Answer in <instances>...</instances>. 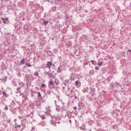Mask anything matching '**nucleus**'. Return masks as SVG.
Segmentation results:
<instances>
[{
    "mask_svg": "<svg viewBox=\"0 0 131 131\" xmlns=\"http://www.w3.org/2000/svg\"><path fill=\"white\" fill-rule=\"evenodd\" d=\"M66 94H67V95H68V96H70V94L68 93V91L67 92H66Z\"/></svg>",
    "mask_w": 131,
    "mask_h": 131,
    "instance_id": "2f4dec72",
    "label": "nucleus"
},
{
    "mask_svg": "<svg viewBox=\"0 0 131 131\" xmlns=\"http://www.w3.org/2000/svg\"><path fill=\"white\" fill-rule=\"evenodd\" d=\"M48 86L50 89H53V88H55V86L54 84V82L53 80H50V81H49Z\"/></svg>",
    "mask_w": 131,
    "mask_h": 131,
    "instance_id": "f257e3e1",
    "label": "nucleus"
},
{
    "mask_svg": "<svg viewBox=\"0 0 131 131\" xmlns=\"http://www.w3.org/2000/svg\"><path fill=\"white\" fill-rule=\"evenodd\" d=\"M42 87L43 88H46V84H42Z\"/></svg>",
    "mask_w": 131,
    "mask_h": 131,
    "instance_id": "c756f323",
    "label": "nucleus"
},
{
    "mask_svg": "<svg viewBox=\"0 0 131 131\" xmlns=\"http://www.w3.org/2000/svg\"><path fill=\"white\" fill-rule=\"evenodd\" d=\"M91 62L93 64H96V61H95V60H91Z\"/></svg>",
    "mask_w": 131,
    "mask_h": 131,
    "instance_id": "b1692460",
    "label": "nucleus"
},
{
    "mask_svg": "<svg viewBox=\"0 0 131 131\" xmlns=\"http://www.w3.org/2000/svg\"><path fill=\"white\" fill-rule=\"evenodd\" d=\"M1 114H2V112H1V110H0V116H1Z\"/></svg>",
    "mask_w": 131,
    "mask_h": 131,
    "instance_id": "a18cd8bd",
    "label": "nucleus"
},
{
    "mask_svg": "<svg viewBox=\"0 0 131 131\" xmlns=\"http://www.w3.org/2000/svg\"><path fill=\"white\" fill-rule=\"evenodd\" d=\"M52 74H50L49 72H48V76L49 77V78H50V77L52 76Z\"/></svg>",
    "mask_w": 131,
    "mask_h": 131,
    "instance_id": "473e14b6",
    "label": "nucleus"
},
{
    "mask_svg": "<svg viewBox=\"0 0 131 131\" xmlns=\"http://www.w3.org/2000/svg\"><path fill=\"white\" fill-rule=\"evenodd\" d=\"M26 65L28 67H32V64H30V63H28V62H27Z\"/></svg>",
    "mask_w": 131,
    "mask_h": 131,
    "instance_id": "bb28decb",
    "label": "nucleus"
},
{
    "mask_svg": "<svg viewBox=\"0 0 131 131\" xmlns=\"http://www.w3.org/2000/svg\"><path fill=\"white\" fill-rule=\"evenodd\" d=\"M56 110L57 111V112H60L61 110V107L60 105H57V104H56Z\"/></svg>",
    "mask_w": 131,
    "mask_h": 131,
    "instance_id": "0eeeda50",
    "label": "nucleus"
},
{
    "mask_svg": "<svg viewBox=\"0 0 131 131\" xmlns=\"http://www.w3.org/2000/svg\"><path fill=\"white\" fill-rule=\"evenodd\" d=\"M52 40H54V38H52Z\"/></svg>",
    "mask_w": 131,
    "mask_h": 131,
    "instance_id": "8fccbe9b",
    "label": "nucleus"
},
{
    "mask_svg": "<svg viewBox=\"0 0 131 131\" xmlns=\"http://www.w3.org/2000/svg\"><path fill=\"white\" fill-rule=\"evenodd\" d=\"M25 62V58H22L20 61V63H21V64H24Z\"/></svg>",
    "mask_w": 131,
    "mask_h": 131,
    "instance_id": "2eb2a0df",
    "label": "nucleus"
},
{
    "mask_svg": "<svg viewBox=\"0 0 131 131\" xmlns=\"http://www.w3.org/2000/svg\"><path fill=\"white\" fill-rule=\"evenodd\" d=\"M64 88H65V87H64V86H63V89H64Z\"/></svg>",
    "mask_w": 131,
    "mask_h": 131,
    "instance_id": "603ef678",
    "label": "nucleus"
},
{
    "mask_svg": "<svg viewBox=\"0 0 131 131\" xmlns=\"http://www.w3.org/2000/svg\"><path fill=\"white\" fill-rule=\"evenodd\" d=\"M77 106H73V110H77Z\"/></svg>",
    "mask_w": 131,
    "mask_h": 131,
    "instance_id": "f704fd0d",
    "label": "nucleus"
},
{
    "mask_svg": "<svg viewBox=\"0 0 131 131\" xmlns=\"http://www.w3.org/2000/svg\"><path fill=\"white\" fill-rule=\"evenodd\" d=\"M76 52H77V50H76L75 51H74V54H76Z\"/></svg>",
    "mask_w": 131,
    "mask_h": 131,
    "instance_id": "79ce46f5",
    "label": "nucleus"
},
{
    "mask_svg": "<svg viewBox=\"0 0 131 131\" xmlns=\"http://www.w3.org/2000/svg\"><path fill=\"white\" fill-rule=\"evenodd\" d=\"M1 19L3 21V23H4L5 24H7V23L6 21V19H5V18H4V17H1Z\"/></svg>",
    "mask_w": 131,
    "mask_h": 131,
    "instance_id": "4be33fe9",
    "label": "nucleus"
},
{
    "mask_svg": "<svg viewBox=\"0 0 131 131\" xmlns=\"http://www.w3.org/2000/svg\"><path fill=\"white\" fill-rule=\"evenodd\" d=\"M69 122H70V123H72V120H71V119H69Z\"/></svg>",
    "mask_w": 131,
    "mask_h": 131,
    "instance_id": "a19ab883",
    "label": "nucleus"
},
{
    "mask_svg": "<svg viewBox=\"0 0 131 131\" xmlns=\"http://www.w3.org/2000/svg\"><path fill=\"white\" fill-rule=\"evenodd\" d=\"M12 83L14 85H17L16 82L15 81H13Z\"/></svg>",
    "mask_w": 131,
    "mask_h": 131,
    "instance_id": "cd10ccee",
    "label": "nucleus"
},
{
    "mask_svg": "<svg viewBox=\"0 0 131 131\" xmlns=\"http://www.w3.org/2000/svg\"><path fill=\"white\" fill-rule=\"evenodd\" d=\"M44 74H45V75H48L49 72H47L46 71H45L44 72Z\"/></svg>",
    "mask_w": 131,
    "mask_h": 131,
    "instance_id": "7c9ffc66",
    "label": "nucleus"
},
{
    "mask_svg": "<svg viewBox=\"0 0 131 131\" xmlns=\"http://www.w3.org/2000/svg\"><path fill=\"white\" fill-rule=\"evenodd\" d=\"M46 109H47V110H48V109H50L49 106H47V107H46Z\"/></svg>",
    "mask_w": 131,
    "mask_h": 131,
    "instance_id": "c03bdc74",
    "label": "nucleus"
},
{
    "mask_svg": "<svg viewBox=\"0 0 131 131\" xmlns=\"http://www.w3.org/2000/svg\"><path fill=\"white\" fill-rule=\"evenodd\" d=\"M56 100H55V105H57L56 103Z\"/></svg>",
    "mask_w": 131,
    "mask_h": 131,
    "instance_id": "09e8293b",
    "label": "nucleus"
},
{
    "mask_svg": "<svg viewBox=\"0 0 131 131\" xmlns=\"http://www.w3.org/2000/svg\"><path fill=\"white\" fill-rule=\"evenodd\" d=\"M89 74H91V75H93L94 74V71L93 70H91L89 71Z\"/></svg>",
    "mask_w": 131,
    "mask_h": 131,
    "instance_id": "412c9836",
    "label": "nucleus"
},
{
    "mask_svg": "<svg viewBox=\"0 0 131 131\" xmlns=\"http://www.w3.org/2000/svg\"><path fill=\"white\" fill-rule=\"evenodd\" d=\"M5 110H8V105H5Z\"/></svg>",
    "mask_w": 131,
    "mask_h": 131,
    "instance_id": "72a5a7b5",
    "label": "nucleus"
},
{
    "mask_svg": "<svg viewBox=\"0 0 131 131\" xmlns=\"http://www.w3.org/2000/svg\"><path fill=\"white\" fill-rule=\"evenodd\" d=\"M95 70H99V67H97V66L95 67Z\"/></svg>",
    "mask_w": 131,
    "mask_h": 131,
    "instance_id": "c9c22d12",
    "label": "nucleus"
},
{
    "mask_svg": "<svg viewBox=\"0 0 131 131\" xmlns=\"http://www.w3.org/2000/svg\"><path fill=\"white\" fill-rule=\"evenodd\" d=\"M3 95L4 96H5V97H8L9 96V94H8L7 93H6L5 91L3 92Z\"/></svg>",
    "mask_w": 131,
    "mask_h": 131,
    "instance_id": "9b49d317",
    "label": "nucleus"
},
{
    "mask_svg": "<svg viewBox=\"0 0 131 131\" xmlns=\"http://www.w3.org/2000/svg\"><path fill=\"white\" fill-rule=\"evenodd\" d=\"M61 111L62 112V114H66V113H67L68 110L67 107H66L65 105L62 106V107L61 108Z\"/></svg>",
    "mask_w": 131,
    "mask_h": 131,
    "instance_id": "f03ea898",
    "label": "nucleus"
},
{
    "mask_svg": "<svg viewBox=\"0 0 131 131\" xmlns=\"http://www.w3.org/2000/svg\"><path fill=\"white\" fill-rule=\"evenodd\" d=\"M14 128H21V125H18V124H17V122L16 123H15V126H14Z\"/></svg>",
    "mask_w": 131,
    "mask_h": 131,
    "instance_id": "f8f14e48",
    "label": "nucleus"
},
{
    "mask_svg": "<svg viewBox=\"0 0 131 131\" xmlns=\"http://www.w3.org/2000/svg\"><path fill=\"white\" fill-rule=\"evenodd\" d=\"M75 98H78V97H77L76 95H75Z\"/></svg>",
    "mask_w": 131,
    "mask_h": 131,
    "instance_id": "49530a36",
    "label": "nucleus"
},
{
    "mask_svg": "<svg viewBox=\"0 0 131 131\" xmlns=\"http://www.w3.org/2000/svg\"><path fill=\"white\" fill-rule=\"evenodd\" d=\"M66 18H69V16H68L67 13H66Z\"/></svg>",
    "mask_w": 131,
    "mask_h": 131,
    "instance_id": "ea45409f",
    "label": "nucleus"
},
{
    "mask_svg": "<svg viewBox=\"0 0 131 131\" xmlns=\"http://www.w3.org/2000/svg\"><path fill=\"white\" fill-rule=\"evenodd\" d=\"M49 52H51V50H49Z\"/></svg>",
    "mask_w": 131,
    "mask_h": 131,
    "instance_id": "5fc2aeb1",
    "label": "nucleus"
},
{
    "mask_svg": "<svg viewBox=\"0 0 131 131\" xmlns=\"http://www.w3.org/2000/svg\"><path fill=\"white\" fill-rule=\"evenodd\" d=\"M28 72H30V70H28Z\"/></svg>",
    "mask_w": 131,
    "mask_h": 131,
    "instance_id": "6e6d98bb",
    "label": "nucleus"
},
{
    "mask_svg": "<svg viewBox=\"0 0 131 131\" xmlns=\"http://www.w3.org/2000/svg\"><path fill=\"white\" fill-rule=\"evenodd\" d=\"M64 38V36H63V37H62V39H63Z\"/></svg>",
    "mask_w": 131,
    "mask_h": 131,
    "instance_id": "4d7b16f0",
    "label": "nucleus"
},
{
    "mask_svg": "<svg viewBox=\"0 0 131 131\" xmlns=\"http://www.w3.org/2000/svg\"><path fill=\"white\" fill-rule=\"evenodd\" d=\"M47 93L48 94H49L50 95H51V90H48L47 91Z\"/></svg>",
    "mask_w": 131,
    "mask_h": 131,
    "instance_id": "c85d7f7f",
    "label": "nucleus"
},
{
    "mask_svg": "<svg viewBox=\"0 0 131 131\" xmlns=\"http://www.w3.org/2000/svg\"><path fill=\"white\" fill-rule=\"evenodd\" d=\"M51 66H52V62L48 61L47 63L46 64V68H49V70H50Z\"/></svg>",
    "mask_w": 131,
    "mask_h": 131,
    "instance_id": "20e7f679",
    "label": "nucleus"
},
{
    "mask_svg": "<svg viewBox=\"0 0 131 131\" xmlns=\"http://www.w3.org/2000/svg\"><path fill=\"white\" fill-rule=\"evenodd\" d=\"M129 51H131L130 49H129Z\"/></svg>",
    "mask_w": 131,
    "mask_h": 131,
    "instance_id": "13d9d810",
    "label": "nucleus"
},
{
    "mask_svg": "<svg viewBox=\"0 0 131 131\" xmlns=\"http://www.w3.org/2000/svg\"><path fill=\"white\" fill-rule=\"evenodd\" d=\"M89 131H92V130H91V129H90V130H89Z\"/></svg>",
    "mask_w": 131,
    "mask_h": 131,
    "instance_id": "680f3d73",
    "label": "nucleus"
},
{
    "mask_svg": "<svg viewBox=\"0 0 131 131\" xmlns=\"http://www.w3.org/2000/svg\"><path fill=\"white\" fill-rule=\"evenodd\" d=\"M110 85L111 86V87H114V83L113 82H112L110 84Z\"/></svg>",
    "mask_w": 131,
    "mask_h": 131,
    "instance_id": "5701e85b",
    "label": "nucleus"
},
{
    "mask_svg": "<svg viewBox=\"0 0 131 131\" xmlns=\"http://www.w3.org/2000/svg\"><path fill=\"white\" fill-rule=\"evenodd\" d=\"M102 64H103L102 61H99V60H98V66H102Z\"/></svg>",
    "mask_w": 131,
    "mask_h": 131,
    "instance_id": "6ab92c4d",
    "label": "nucleus"
},
{
    "mask_svg": "<svg viewBox=\"0 0 131 131\" xmlns=\"http://www.w3.org/2000/svg\"><path fill=\"white\" fill-rule=\"evenodd\" d=\"M78 107H82V106L83 107H85V104H84V102H79L78 103Z\"/></svg>",
    "mask_w": 131,
    "mask_h": 131,
    "instance_id": "6e6552de",
    "label": "nucleus"
},
{
    "mask_svg": "<svg viewBox=\"0 0 131 131\" xmlns=\"http://www.w3.org/2000/svg\"><path fill=\"white\" fill-rule=\"evenodd\" d=\"M112 78H113V76H112V75L110 77H107V81H110Z\"/></svg>",
    "mask_w": 131,
    "mask_h": 131,
    "instance_id": "f3484780",
    "label": "nucleus"
},
{
    "mask_svg": "<svg viewBox=\"0 0 131 131\" xmlns=\"http://www.w3.org/2000/svg\"><path fill=\"white\" fill-rule=\"evenodd\" d=\"M43 23L44 24V25H46L48 24V20H45V19H43Z\"/></svg>",
    "mask_w": 131,
    "mask_h": 131,
    "instance_id": "a211bd4d",
    "label": "nucleus"
},
{
    "mask_svg": "<svg viewBox=\"0 0 131 131\" xmlns=\"http://www.w3.org/2000/svg\"><path fill=\"white\" fill-rule=\"evenodd\" d=\"M96 89L95 88H93V87H90V93H91V95L92 96H94L95 94Z\"/></svg>",
    "mask_w": 131,
    "mask_h": 131,
    "instance_id": "7ed1b4c3",
    "label": "nucleus"
},
{
    "mask_svg": "<svg viewBox=\"0 0 131 131\" xmlns=\"http://www.w3.org/2000/svg\"><path fill=\"white\" fill-rule=\"evenodd\" d=\"M54 82L55 83H56V85H59L60 83L59 80H58V79H57V78H55Z\"/></svg>",
    "mask_w": 131,
    "mask_h": 131,
    "instance_id": "1a4fd4ad",
    "label": "nucleus"
},
{
    "mask_svg": "<svg viewBox=\"0 0 131 131\" xmlns=\"http://www.w3.org/2000/svg\"><path fill=\"white\" fill-rule=\"evenodd\" d=\"M50 122L52 125H54V126H56V122H55V121H53V120H51Z\"/></svg>",
    "mask_w": 131,
    "mask_h": 131,
    "instance_id": "9d476101",
    "label": "nucleus"
},
{
    "mask_svg": "<svg viewBox=\"0 0 131 131\" xmlns=\"http://www.w3.org/2000/svg\"><path fill=\"white\" fill-rule=\"evenodd\" d=\"M14 121L15 123H16L17 119H14Z\"/></svg>",
    "mask_w": 131,
    "mask_h": 131,
    "instance_id": "58836bf2",
    "label": "nucleus"
},
{
    "mask_svg": "<svg viewBox=\"0 0 131 131\" xmlns=\"http://www.w3.org/2000/svg\"><path fill=\"white\" fill-rule=\"evenodd\" d=\"M85 64H88V62H87V63H84V66H85Z\"/></svg>",
    "mask_w": 131,
    "mask_h": 131,
    "instance_id": "de8ad7c7",
    "label": "nucleus"
},
{
    "mask_svg": "<svg viewBox=\"0 0 131 131\" xmlns=\"http://www.w3.org/2000/svg\"><path fill=\"white\" fill-rule=\"evenodd\" d=\"M18 76H19L20 77H21V75L20 73H19V74H18Z\"/></svg>",
    "mask_w": 131,
    "mask_h": 131,
    "instance_id": "37998d69",
    "label": "nucleus"
},
{
    "mask_svg": "<svg viewBox=\"0 0 131 131\" xmlns=\"http://www.w3.org/2000/svg\"><path fill=\"white\" fill-rule=\"evenodd\" d=\"M17 89L19 90V89H20V88H17Z\"/></svg>",
    "mask_w": 131,
    "mask_h": 131,
    "instance_id": "3c124183",
    "label": "nucleus"
},
{
    "mask_svg": "<svg viewBox=\"0 0 131 131\" xmlns=\"http://www.w3.org/2000/svg\"><path fill=\"white\" fill-rule=\"evenodd\" d=\"M8 20H9V19H8V17H6V18H5V21H6H6H8Z\"/></svg>",
    "mask_w": 131,
    "mask_h": 131,
    "instance_id": "e433bc0d",
    "label": "nucleus"
},
{
    "mask_svg": "<svg viewBox=\"0 0 131 131\" xmlns=\"http://www.w3.org/2000/svg\"><path fill=\"white\" fill-rule=\"evenodd\" d=\"M56 6H53V7H52V10H51H51H50V11H56Z\"/></svg>",
    "mask_w": 131,
    "mask_h": 131,
    "instance_id": "dca6fc26",
    "label": "nucleus"
},
{
    "mask_svg": "<svg viewBox=\"0 0 131 131\" xmlns=\"http://www.w3.org/2000/svg\"><path fill=\"white\" fill-rule=\"evenodd\" d=\"M84 128H83V130H84Z\"/></svg>",
    "mask_w": 131,
    "mask_h": 131,
    "instance_id": "052dcab7",
    "label": "nucleus"
},
{
    "mask_svg": "<svg viewBox=\"0 0 131 131\" xmlns=\"http://www.w3.org/2000/svg\"><path fill=\"white\" fill-rule=\"evenodd\" d=\"M23 97L25 98L26 100H29V98H28V97L27 96H23Z\"/></svg>",
    "mask_w": 131,
    "mask_h": 131,
    "instance_id": "a878e982",
    "label": "nucleus"
},
{
    "mask_svg": "<svg viewBox=\"0 0 131 131\" xmlns=\"http://www.w3.org/2000/svg\"><path fill=\"white\" fill-rule=\"evenodd\" d=\"M37 95L38 97H41V94L40 92H37Z\"/></svg>",
    "mask_w": 131,
    "mask_h": 131,
    "instance_id": "aec40b11",
    "label": "nucleus"
},
{
    "mask_svg": "<svg viewBox=\"0 0 131 131\" xmlns=\"http://www.w3.org/2000/svg\"><path fill=\"white\" fill-rule=\"evenodd\" d=\"M0 24H2V21H1V20H0Z\"/></svg>",
    "mask_w": 131,
    "mask_h": 131,
    "instance_id": "864d4df0",
    "label": "nucleus"
},
{
    "mask_svg": "<svg viewBox=\"0 0 131 131\" xmlns=\"http://www.w3.org/2000/svg\"><path fill=\"white\" fill-rule=\"evenodd\" d=\"M70 83V81L69 79H67V80H65L63 82V85L66 86H67L68 84H69Z\"/></svg>",
    "mask_w": 131,
    "mask_h": 131,
    "instance_id": "39448f33",
    "label": "nucleus"
},
{
    "mask_svg": "<svg viewBox=\"0 0 131 131\" xmlns=\"http://www.w3.org/2000/svg\"><path fill=\"white\" fill-rule=\"evenodd\" d=\"M31 131H35V130H33L32 129V130Z\"/></svg>",
    "mask_w": 131,
    "mask_h": 131,
    "instance_id": "bf43d9fd",
    "label": "nucleus"
},
{
    "mask_svg": "<svg viewBox=\"0 0 131 131\" xmlns=\"http://www.w3.org/2000/svg\"><path fill=\"white\" fill-rule=\"evenodd\" d=\"M39 116H40V117H41V119L42 120H44V119H46V117H45V115H41V114H39Z\"/></svg>",
    "mask_w": 131,
    "mask_h": 131,
    "instance_id": "4468645a",
    "label": "nucleus"
},
{
    "mask_svg": "<svg viewBox=\"0 0 131 131\" xmlns=\"http://www.w3.org/2000/svg\"><path fill=\"white\" fill-rule=\"evenodd\" d=\"M35 127L34 126H33V127H32V130H35Z\"/></svg>",
    "mask_w": 131,
    "mask_h": 131,
    "instance_id": "4c0bfd02",
    "label": "nucleus"
},
{
    "mask_svg": "<svg viewBox=\"0 0 131 131\" xmlns=\"http://www.w3.org/2000/svg\"><path fill=\"white\" fill-rule=\"evenodd\" d=\"M81 84L80 81L77 80L75 82V85H76L77 87H80V86H81Z\"/></svg>",
    "mask_w": 131,
    "mask_h": 131,
    "instance_id": "423d86ee",
    "label": "nucleus"
},
{
    "mask_svg": "<svg viewBox=\"0 0 131 131\" xmlns=\"http://www.w3.org/2000/svg\"><path fill=\"white\" fill-rule=\"evenodd\" d=\"M34 75H35V76H38L39 75L38 72H35Z\"/></svg>",
    "mask_w": 131,
    "mask_h": 131,
    "instance_id": "393cba45",
    "label": "nucleus"
},
{
    "mask_svg": "<svg viewBox=\"0 0 131 131\" xmlns=\"http://www.w3.org/2000/svg\"><path fill=\"white\" fill-rule=\"evenodd\" d=\"M62 71V69H61V67L59 66L57 68V73H61Z\"/></svg>",
    "mask_w": 131,
    "mask_h": 131,
    "instance_id": "ddd939ff",
    "label": "nucleus"
}]
</instances>
